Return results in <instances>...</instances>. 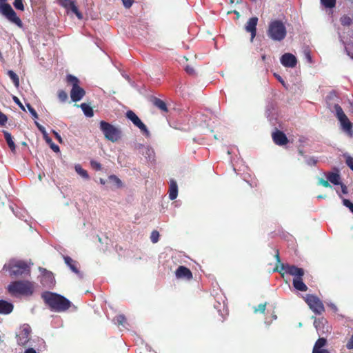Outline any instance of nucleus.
Segmentation results:
<instances>
[{
  "instance_id": "obj_1",
  "label": "nucleus",
  "mask_w": 353,
  "mask_h": 353,
  "mask_svg": "<svg viewBox=\"0 0 353 353\" xmlns=\"http://www.w3.org/2000/svg\"><path fill=\"white\" fill-rule=\"evenodd\" d=\"M41 298L52 311L57 312L66 311L72 304L65 297L51 292H44Z\"/></svg>"
},
{
  "instance_id": "obj_2",
  "label": "nucleus",
  "mask_w": 353,
  "mask_h": 353,
  "mask_svg": "<svg viewBox=\"0 0 353 353\" xmlns=\"http://www.w3.org/2000/svg\"><path fill=\"white\" fill-rule=\"evenodd\" d=\"M8 292L13 295H32L34 291V285L29 281H16L10 283L8 286Z\"/></svg>"
},
{
  "instance_id": "obj_3",
  "label": "nucleus",
  "mask_w": 353,
  "mask_h": 353,
  "mask_svg": "<svg viewBox=\"0 0 353 353\" xmlns=\"http://www.w3.org/2000/svg\"><path fill=\"white\" fill-rule=\"evenodd\" d=\"M267 34L273 41H281L287 35L286 28L281 20H273L269 23Z\"/></svg>"
},
{
  "instance_id": "obj_4",
  "label": "nucleus",
  "mask_w": 353,
  "mask_h": 353,
  "mask_svg": "<svg viewBox=\"0 0 353 353\" xmlns=\"http://www.w3.org/2000/svg\"><path fill=\"white\" fill-rule=\"evenodd\" d=\"M65 80L68 84H70L72 86L70 91L71 100L73 102L81 100L85 94V91L79 86L80 81L79 79L72 74H68Z\"/></svg>"
},
{
  "instance_id": "obj_5",
  "label": "nucleus",
  "mask_w": 353,
  "mask_h": 353,
  "mask_svg": "<svg viewBox=\"0 0 353 353\" xmlns=\"http://www.w3.org/2000/svg\"><path fill=\"white\" fill-rule=\"evenodd\" d=\"M99 125L100 130L103 132L107 140L114 143L121 139V131L119 128L105 121H101Z\"/></svg>"
},
{
  "instance_id": "obj_6",
  "label": "nucleus",
  "mask_w": 353,
  "mask_h": 353,
  "mask_svg": "<svg viewBox=\"0 0 353 353\" xmlns=\"http://www.w3.org/2000/svg\"><path fill=\"white\" fill-rule=\"evenodd\" d=\"M7 0H0V11L10 21L21 28L23 23L21 19L17 15L11 6L6 3Z\"/></svg>"
},
{
  "instance_id": "obj_7",
  "label": "nucleus",
  "mask_w": 353,
  "mask_h": 353,
  "mask_svg": "<svg viewBox=\"0 0 353 353\" xmlns=\"http://www.w3.org/2000/svg\"><path fill=\"white\" fill-rule=\"evenodd\" d=\"M3 268L8 269L10 271V275L12 276H18L23 274H29L30 273V267L23 261L10 263L8 265H5Z\"/></svg>"
},
{
  "instance_id": "obj_8",
  "label": "nucleus",
  "mask_w": 353,
  "mask_h": 353,
  "mask_svg": "<svg viewBox=\"0 0 353 353\" xmlns=\"http://www.w3.org/2000/svg\"><path fill=\"white\" fill-rule=\"evenodd\" d=\"M334 108L336 111V117L340 121L343 130L349 137H352V124L344 113L342 108L339 104H335Z\"/></svg>"
},
{
  "instance_id": "obj_9",
  "label": "nucleus",
  "mask_w": 353,
  "mask_h": 353,
  "mask_svg": "<svg viewBox=\"0 0 353 353\" xmlns=\"http://www.w3.org/2000/svg\"><path fill=\"white\" fill-rule=\"evenodd\" d=\"M305 301L310 308L317 315H321L325 312V307L321 300L316 295L307 294Z\"/></svg>"
},
{
  "instance_id": "obj_10",
  "label": "nucleus",
  "mask_w": 353,
  "mask_h": 353,
  "mask_svg": "<svg viewBox=\"0 0 353 353\" xmlns=\"http://www.w3.org/2000/svg\"><path fill=\"white\" fill-rule=\"evenodd\" d=\"M274 271L279 272L282 276H283L285 274L290 275H301L303 268H298L294 265L280 263V264L276 263Z\"/></svg>"
},
{
  "instance_id": "obj_11",
  "label": "nucleus",
  "mask_w": 353,
  "mask_h": 353,
  "mask_svg": "<svg viewBox=\"0 0 353 353\" xmlns=\"http://www.w3.org/2000/svg\"><path fill=\"white\" fill-rule=\"evenodd\" d=\"M126 117L130 120L135 126L139 128L145 137H150V133L146 125L141 121V120L133 111L128 110L126 112Z\"/></svg>"
},
{
  "instance_id": "obj_12",
  "label": "nucleus",
  "mask_w": 353,
  "mask_h": 353,
  "mask_svg": "<svg viewBox=\"0 0 353 353\" xmlns=\"http://www.w3.org/2000/svg\"><path fill=\"white\" fill-rule=\"evenodd\" d=\"M31 327L28 324L23 325L18 334H17V343L21 346H26L30 341Z\"/></svg>"
},
{
  "instance_id": "obj_13",
  "label": "nucleus",
  "mask_w": 353,
  "mask_h": 353,
  "mask_svg": "<svg viewBox=\"0 0 353 353\" xmlns=\"http://www.w3.org/2000/svg\"><path fill=\"white\" fill-rule=\"evenodd\" d=\"M281 64L286 68H294L297 63V59L294 55L291 53H285L281 57Z\"/></svg>"
},
{
  "instance_id": "obj_14",
  "label": "nucleus",
  "mask_w": 353,
  "mask_h": 353,
  "mask_svg": "<svg viewBox=\"0 0 353 353\" xmlns=\"http://www.w3.org/2000/svg\"><path fill=\"white\" fill-rule=\"evenodd\" d=\"M257 23L258 18L256 17H253L249 19V20L248 21L245 26V29L246 32L250 33L251 41H252L254 38L256 37Z\"/></svg>"
},
{
  "instance_id": "obj_15",
  "label": "nucleus",
  "mask_w": 353,
  "mask_h": 353,
  "mask_svg": "<svg viewBox=\"0 0 353 353\" xmlns=\"http://www.w3.org/2000/svg\"><path fill=\"white\" fill-rule=\"evenodd\" d=\"M175 276L177 279H185L188 281L193 278L192 272L185 266L180 265L175 271Z\"/></svg>"
},
{
  "instance_id": "obj_16",
  "label": "nucleus",
  "mask_w": 353,
  "mask_h": 353,
  "mask_svg": "<svg viewBox=\"0 0 353 353\" xmlns=\"http://www.w3.org/2000/svg\"><path fill=\"white\" fill-rule=\"evenodd\" d=\"M305 274L304 270L303 269V272L301 275H293V286L294 288L301 292H306L307 290V285L303 283L302 277Z\"/></svg>"
},
{
  "instance_id": "obj_17",
  "label": "nucleus",
  "mask_w": 353,
  "mask_h": 353,
  "mask_svg": "<svg viewBox=\"0 0 353 353\" xmlns=\"http://www.w3.org/2000/svg\"><path fill=\"white\" fill-rule=\"evenodd\" d=\"M272 137L275 144L278 145H283L288 143L286 135L281 130H276L272 134Z\"/></svg>"
},
{
  "instance_id": "obj_18",
  "label": "nucleus",
  "mask_w": 353,
  "mask_h": 353,
  "mask_svg": "<svg viewBox=\"0 0 353 353\" xmlns=\"http://www.w3.org/2000/svg\"><path fill=\"white\" fill-rule=\"evenodd\" d=\"M314 325L318 332H321V334H323L324 332H330V327L327 325L326 319L324 318L315 319L314 321Z\"/></svg>"
},
{
  "instance_id": "obj_19",
  "label": "nucleus",
  "mask_w": 353,
  "mask_h": 353,
  "mask_svg": "<svg viewBox=\"0 0 353 353\" xmlns=\"http://www.w3.org/2000/svg\"><path fill=\"white\" fill-rule=\"evenodd\" d=\"M13 305L6 301L0 300V313L8 314L13 310Z\"/></svg>"
},
{
  "instance_id": "obj_20",
  "label": "nucleus",
  "mask_w": 353,
  "mask_h": 353,
  "mask_svg": "<svg viewBox=\"0 0 353 353\" xmlns=\"http://www.w3.org/2000/svg\"><path fill=\"white\" fill-rule=\"evenodd\" d=\"M64 261L70 270L77 274H79V270L77 268L78 263L74 261L71 257L65 256L63 257Z\"/></svg>"
},
{
  "instance_id": "obj_21",
  "label": "nucleus",
  "mask_w": 353,
  "mask_h": 353,
  "mask_svg": "<svg viewBox=\"0 0 353 353\" xmlns=\"http://www.w3.org/2000/svg\"><path fill=\"white\" fill-rule=\"evenodd\" d=\"M178 195V186L176 182L172 179L170 183L169 189V198L171 200H174L177 197Z\"/></svg>"
},
{
  "instance_id": "obj_22",
  "label": "nucleus",
  "mask_w": 353,
  "mask_h": 353,
  "mask_svg": "<svg viewBox=\"0 0 353 353\" xmlns=\"http://www.w3.org/2000/svg\"><path fill=\"white\" fill-rule=\"evenodd\" d=\"M152 103L153 105L159 108L161 111L163 112H168L167 105L163 100L155 97L152 99Z\"/></svg>"
},
{
  "instance_id": "obj_23",
  "label": "nucleus",
  "mask_w": 353,
  "mask_h": 353,
  "mask_svg": "<svg viewBox=\"0 0 353 353\" xmlns=\"http://www.w3.org/2000/svg\"><path fill=\"white\" fill-rule=\"evenodd\" d=\"M327 179L328 181L333 183L334 185H339L341 184L340 180L341 177L339 173L337 172H329L327 174Z\"/></svg>"
},
{
  "instance_id": "obj_24",
  "label": "nucleus",
  "mask_w": 353,
  "mask_h": 353,
  "mask_svg": "<svg viewBox=\"0 0 353 353\" xmlns=\"http://www.w3.org/2000/svg\"><path fill=\"white\" fill-rule=\"evenodd\" d=\"M3 134H4L5 139L6 141L9 148H10V150L12 152H14L15 149H16V146H15V144H14V141L12 140V137L11 134L9 133L7 131H4Z\"/></svg>"
},
{
  "instance_id": "obj_25",
  "label": "nucleus",
  "mask_w": 353,
  "mask_h": 353,
  "mask_svg": "<svg viewBox=\"0 0 353 353\" xmlns=\"http://www.w3.org/2000/svg\"><path fill=\"white\" fill-rule=\"evenodd\" d=\"M327 344V340L325 338H319L315 343L312 352L323 350V347Z\"/></svg>"
},
{
  "instance_id": "obj_26",
  "label": "nucleus",
  "mask_w": 353,
  "mask_h": 353,
  "mask_svg": "<svg viewBox=\"0 0 353 353\" xmlns=\"http://www.w3.org/2000/svg\"><path fill=\"white\" fill-rule=\"evenodd\" d=\"M79 106L86 117H92L94 115L92 108L87 103H83Z\"/></svg>"
},
{
  "instance_id": "obj_27",
  "label": "nucleus",
  "mask_w": 353,
  "mask_h": 353,
  "mask_svg": "<svg viewBox=\"0 0 353 353\" xmlns=\"http://www.w3.org/2000/svg\"><path fill=\"white\" fill-rule=\"evenodd\" d=\"M75 171L83 179H88L90 178L88 172L82 168L81 165L77 164L74 166Z\"/></svg>"
},
{
  "instance_id": "obj_28",
  "label": "nucleus",
  "mask_w": 353,
  "mask_h": 353,
  "mask_svg": "<svg viewBox=\"0 0 353 353\" xmlns=\"http://www.w3.org/2000/svg\"><path fill=\"white\" fill-rule=\"evenodd\" d=\"M8 75L12 81L14 86L16 88H18L19 86V79L18 75L15 72H14L12 70H8Z\"/></svg>"
},
{
  "instance_id": "obj_29",
  "label": "nucleus",
  "mask_w": 353,
  "mask_h": 353,
  "mask_svg": "<svg viewBox=\"0 0 353 353\" xmlns=\"http://www.w3.org/2000/svg\"><path fill=\"white\" fill-rule=\"evenodd\" d=\"M321 3L325 8L332 9L336 6V0H320Z\"/></svg>"
},
{
  "instance_id": "obj_30",
  "label": "nucleus",
  "mask_w": 353,
  "mask_h": 353,
  "mask_svg": "<svg viewBox=\"0 0 353 353\" xmlns=\"http://www.w3.org/2000/svg\"><path fill=\"white\" fill-rule=\"evenodd\" d=\"M340 22L343 26H350L352 21L350 17L343 15L340 18Z\"/></svg>"
},
{
  "instance_id": "obj_31",
  "label": "nucleus",
  "mask_w": 353,
  "mask_h": 353,
  "mask_svg": "<svg viewBox=\"0 0 353 353\" xmlns=\"http://www.w3.org/2000/svg\"><path fill=\"white\" fill-rule=\"evenodd\" d=\"M108 179L111 182L115 183L118 188H120L122 186L121 181L116 175H114V174L110 175L108 176Z\"/></svg>"
},
{
  "instance_id": "obj_32",
  "label": "nucleus",
  "mask_w": 353,
  "mask_h": 353,
  "mask_svg": "<svg viewBox=\"0 0 353 353\" xmlns=\"http://www.w3.org/2000/svg\"><path fill=\"white\" fill-rule=\"evenodd\" d=\"M151 241L153 243H156L159 241V233L157 230H153L150 235Z\"/></svg>"
},
{
  "instance_id": "obj_33",
  "label": "nucleus",
  "mask_w": 353,
  "mask_h": 353,
  "mask_svg": "<svg viewBox=\"0 0 353 353\" xmlns=\"http://www.w3.org/2000/svg\"><path fill=\"white\" fill-rule=\"evenodd\" d=\"M13 5L17 10H19L21 11L24 10L23 0H14Z\"/></svg>"
},
{
  "instance_id": "obj_34",
  "label": "nucleus",
  "mask_w": 353,
  "mask_h": 353,
  "mask_svg": "<svg viewBox=\"0 0 353 353\" xmlns=\"http://www.w3.org/2000/svg\"><path fill=\"white\" fill-rule=\"evenodd\" d=\"M58 97L61 101L65 102L68 99V94L64 90H60L58 91Z\"/></svg>"
},
{
  "instance_id": "obj_35",
  "label": "nucleus",
  "mask_w": 353,
  "mask_h": 353,
  "mask_svg": "<svg viewBox=\"0 0 353 353\" xmlns=\"http://www.w3.org/2000/svg\"><path fill=\"white\" fill-rule=\"evenodd\" d=\"M90 165L92 168V169L97 171H99L102 169L101 164L94 160L90 161Z\"/></svg>"
},
{
  "instance_id": "obj_36",
  "label": "nucleus",
  "mask_w": 353,
  "mask_h": 353,
  "mask_svg": "<svg viewBox=\"0 0 353 353\" xmlns=\"http://www.w3.org/2000/svg\"><path fill=\"white\" fill-rule=\"evenodd\" d=\"M266 308V303H261L258 305L257 307H254V313L260 312L264 313Z\"/></svg>"
},
{
  "instance_id": "obj_37",
  "label": "nucleus",
  "mask_w": 353,
  "mask_h": 353,
  "mask_svg": "<svg viewBox=\"0 0 353 353\" xmlns=\"http://www.w3.org/2000/svg\"><path fill=\"white\" fill-rule=\"evenodd\" d=\"M116 321L119 325H124L126 322V318L123 314H119L116 316Z\"/></svg>"
},
{
  "instance_id": "obj_38",
  "label": "nucleus",
  "mask_w": 353,
  "mask_h": 353,
  "mask_svg": "<svg viewBox=\"0 0 353 353\" xmlns=\"http://www.w3.org/2000/svg\"><path fill=\"white\" fill-rule=\"evenodd\" d=\"M59 3L65 9L69 8L70 4L73 1L71 0H58Z\"/></svg>"
},
{
  "instance_id": "obj_39",
  "label": "nucleus",
  "mask_w": 353,
  "mask_h": 353,
  "mask_svg": "<svg viewBox=\"0 0 353 353\" xmlns=\"http://www.w3.org/2000/svg\"><path fill=\"white\" fill-rule=\"evenodd\" d=\"M343 203L345 207L349 208L351 212L353 213V203L350 200L343 199Z\"/></svg>"
},
{
  "instance_id": "obj_40",
  "label": "nucleus",
  "mask_w": 353,
  "mask_h": 353,
  "mask_svg": "<svg viewBox=\"0 0 353 353\" xmlns=\"http://www.w3.org/2000/svg\"><path fill=\"white\" fill-rule=\"evenodd\" d=\"M26 106L28 108V110H29V112L32 114V116L34 118L37 119L38 118V114H37L36 110L32 107V105L30 103H27Z\"/></svg>"
},
{
  "instance_id": "obj_41",
  "label": "nucleus",
  "mask_w": 353,
  "mask_h": 353,
  "mask_svg": "<svg viewBox=\"0 0 353 353\" xmlns=\"http://www.w3.org/2000/svg\"><path fill=\"white\" fill-rule=\"evenodd\" d=\"M318 184L319 185H323L325 188H330V187H331L328 180H325L323 178H321V179H319Z\"/></svg>"
},
{
  "instance_id": "obj_42",
  "label": "nucleus",
  "mask_w": 353,
  "mask_h": 353,
  "mask_svg": "<svg viewBox=\"0 0 353 353\" xmlns=\"http://www.w3.org/2000/svg\"><path fill=\"white\" fill-rule=\"evenodd\" d=\"M12 99H13L14 102L16 104H17L22 110L26 111L25 107L23 106V105L20 101L19 99L17 97L13 96Z\"/></svg>"
},
{
  "instance_id": "obj_43",
  "label": "nucleus",
  "mask_w": 353,
  "mask_h": 353,
  "mask_svg": "<svg viewBox=\"0 0 353 353\" xmlns=\"http://www.w3.org/2000/svg\"><path fill=\"white\" fill-rule=\"evenodd\" d=\"M7 120L8 119L6 114L0 111V125H3Z\"/></svg>"
},
{
  "instance_id": "obj_44",
  "label": "nucleus",
  "mask_w": 353,
  "mask_h": 353,
  "mask_svg": "<svg viewBox=\"0 0 353 353\" xmlns=\"http://www.w3.org/2000/svg\"><path fill=\"white\" fill-rule=\"evenodd\" d=\"M345 163H346V164L347 165V166H348V167H349L352 170H353V157H348L346 159Z\"/></svg>"
},
{
  "instance_id": "obj_45",
  "label": "nucleus",
  "mask_w": 353,
  "mask_h": 353,
  "mask_svg": "<svg viewBox=\"0 0 353 353\" xmlns=\"http://www.w3.org/2000/svg\"><path fill=\"white\" fill-rule=\"evenodd\" d=\"M306 163L309 165H315L317 163V161L314 157H310L306 160Z\"/></svg>"
},
{
  "instance_id": "obj_46",
  "label": "nucleus",
  "mask_w": 353,
  "mask_h": 353,
  "mask_svg": "<svg viewBox=\"0 0 353 353\" xmlns=\"http://www.w3.org/2000/svg\"><path fill=\"white\" fill-rule=\"evenodd\" d=\"M185 72L188 74H190V75H194L195 74V71H194V69L193 68V67L192 66H190V65H187L185 68Z\"/></svg>"
},
{
  "instance_id": "obj_47",
  "label": "nucleus",
  "mask_w": 353,
  "mask_h": 353,
  "mask_svg": "<svg viewBox=\"0 0 353 353\" xmlns=\"http://www.w3.org/2000/svg\"><path fill=\"white\" fill-rule=\"evenodd\" d=\"M68 9H70L72 10V12H74V14L77 12V11H79L78 10V8L77 7V6L75 5V3L74 1H72L70 6H69V8Z\"/></svg>"
},
{
  "instance_id": "obj_48",
  "label": "nucleus",
  "mask_w": 353,
  "mask_h": 353,
  "mask_svg": "<svg viewBox=\"0 0 353 353\" xmlns=\"http://www.w3.org/2000/svg\"><path fill=\"white\" fill-rule=\"evenodd\" d=\"M122 1H123L124 6L127 8H129L132 6V5L134 2V0H122Z\"/></svg>"
},
{
  "instance_id": "obj_49",
  "label": "nucleus",
  "mask_w": 353,
  "mask_h": 353,
  "mask_svg": "<svg viewBox=\"0 0 353 353\" xmlns=\"http://www.w3.org/2000/svg\"><path fill=\"white\" fill-rule=\"evenodd\" d=\"M346 347L347 349H353V334L351 336L350 340L347 341Z\"/></svg>"
},
{
  "instance_id": "obj_50",
  "label": "nucleus",
  "mask_w": 353,
  "mask_h": 353,
  "mask_svg": "<svg viewBox=\"0 0 353 353\" xmlns=\"http://www.w3.org/2000/svg\"><path fill=\"white\" fill-rule=\"evenodd\" d=\"M50 146L54 152H59V147L57 145L54 144L53 142L50 145Z\"/></svg>"
},
{
  "instance_id": "obj_51",
  "label": "nucleus",
  "mask_w": 353,
  "mask_h": 353,
  "mask_svg": "<svg viewBox=\"0 0 353 353\" xmlns=\"http://www.w3.org/2000/svg\"><path fill=\"white\" fill-rule=\"evenodd\" d=\"M53 134L55 137V138L57 139V141L59 142V143H62V139H61V137L60 136V134L57 132L56 131L53 130Z\"/></svg>"
},
{
  "instance_id": "obj_52",
  "label": "nucleus",
  "mask_w": 353,
  "mask_h": 353,
  "mask_svg": "<svg viewBox=\"0 0 353 353\" xmlns=\"http://www.w3.org/2000/svg\"><path fill=\"white\" fill-rule=\"evenodd\" d=\"M274 257H275V259L276 260V263L280 264V263H281V259H280V256H279V250H276V253H275Z\"/></svg>"
},
{
  "instance_id": "obj_53",
  "label": "nucleus",
  "mask_w": 353,
  "mask_h": 353,
  "mask_svg": "<svg viewBox=\"0 0 353 353\" xmlns=\"http://www.w3.org/2000/svg\"><path fill=\"white\" fill-rule=\"evenodd\" d=\"M35 124L37 126V128H39V130L43 133V134H45L46 133V130H45V128L43 126H42L41 125H40L38 122H35Z\"/></svg>"
},
{
  "instance_id": "obj_54",
  "label": "nucleus",
  "mask_w": 353,
  "mask_h": 353,
  "mask_svg": "<svg viewBox=\"0 0 353 353\" xmlns=\"http://www.w3.org/2000/svg\"><path fill=\"white\" fill-rule=\"evenodd\" d=\"M274 77L277 79V80L281 82L283 85H285V81L284 80L282 79V77L279 75V74H274Z\"/></svg>"
},
{
  "instance_id": "obj_55",
  "label": "nucleus",
  "mask_w": 353,
  "mask_h": 353,
  "mask_svg": "<svg viewBox=\"0 0 353 353\" xmlns=\"http://www.w3.org/2000/svg\"><path fill=\"white\" fill-rule=\"evenodd\" d=\"M45 140L47 143H48L50 145L52 143V139L46 134V132L43 134Z\"/></svg>"
},
{
  "instance_id": "obj_56",
  "label": "nucleus",
  "mask_w": 353,
  "mask_h": 353,
  "mask_svg": "<svg viewBox=\"0 0 353 353\" xmlns=\"http://www.w3.org/2000/svg\"><path fill=\"white\" fill-rule=\"evenodd\" d=\"M312 353H330L327 350L323 349L321 350H318L316 352H312Z\"/></svg>"
},
{
  "instance_id": "obj_57",
  "label": "nucleus",
  "mask_w": 353,
  "mask_h": 353,
  "mask_svg": "<svg viewBox=\"0 0 353 353\" xmlns=\"http://www.w3.org/2000/svg\"><path fill=\"white\" fill-rule=\"evenodd\" d=\"M341 189H342V192L343 194H347V187L345 185L341 184Z\"/></svg>"
},
{
  "instance_id": "obj_58",
  "label": "nucleus",
  "mask_w": 353,
  "mask_h": 353,
  "mask_svg": "<svg viewBox=\"0 0 353 353\" xmlns=\"http://www.w3.org/2000/svg\"><path fill=\"white\" fill-rule=\"evenodd\" d=\"M46 277H48L50 279V283H52L54 278H53V276H52V274L51 273L48 274L46 276Z\"/></svg>"
},
{
  "instance_id": "obj_59",
  "label": "nucleus",
  "mask_w": 353,
  "mask_h": 353,
  "mask_svg": "<svg viewBox=\"0 0 353 353\" xmlns=\"http://www.w3.org/2000/svg\"><path fill=\"white\" fill-rule=\"evenodd\" d=\"M25 353H37L33 348H28L25 351Z\"/></svg>"
},
{
  "instance_id": "obj_60",
  "label": "nucleus",
  "mask_w": 353,
  "mask_h": 353,
  "mask_svg": "<svg viewBox=\"0 0 353 353\" xmlns=\"http://www.w3.org/2000/svg\"><path fill=\"white\" fill-rule=\"evenodd\" d=\"M305 54H306V57L308 59L309 62H311L312 61V57H311V55H310V52H307Z\"/></svg>"
},
{
  "instance_id": "obj_61",
  "label": "nucleus",
  "mask_w": 353,
  "mask_h": 353,
  "mask_svg": "<svg viewBox=\"0 0 353 353\" xmlns=\"http://www.w3.org/2000/svg\"><path fill=\"white\" fill-rule=\"evenodd\" d=\"M75 14L79 19H82V14L79 11H77V12L75 13Z\"/></svg>"
},
{
  "instance_id": "obj_62",
  "label": "nucleus",
  "mask_w": 353,
  "mask_h": 353,
  "mask_svg": "<svg viewBox=\"0 0 353 353\" xmlns=\"http://www.w3.org/2000/svg\"><path fill=\"white\" fill-rule=\"evenodd\" d=\"M299 154H300V155H301V156H303V155H304L303 151L302 150H299Z\"/></svg>"
},
{
  "instance_id": "obj_63",
  "label": "nucleus",
  "mask_w": 353,
  "mask_h": 353,
  "mask_svg": "<svg viewBox=\"0 0 353 353\" xmlns=\"http://www.w3.org/2000/svg\"><path fill=\"white\" fill-rule=\"evenodd\" d=\"M100 183H101V184L104 185V184L105 183V180H104V179H100Z\"/></svg>"
},
{
  "instance_id": "obj_64",
  "label": "nucleus",
  "mask_w": 353,
  "mask_h": 353,
  "mask_svg": "<svg viewBox=\"0 0 353 353\" xmlns=\"http://www.w3.org/2000/svg\"><path fill=\"white\" fill-rule=\"evenodd\" d=\"M261 58H262V60H263V61H265V60L266 57H265V54H263V55H262Z\"/></svg>"
}]
</instances>
